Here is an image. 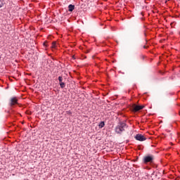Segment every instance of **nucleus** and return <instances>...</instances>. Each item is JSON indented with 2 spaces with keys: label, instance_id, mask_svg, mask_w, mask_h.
<instances>
[{
  "label": "nucleus",
  "instance_id": "obj_8",
  "mask_svg": "<svg viewBox=\"0 0 180 180\" xmlns=\"http://www.w3.org/2000/svg\"><path fill=\"white\" fill-rule=\"evenodd\" d=\"M59 84H60V88H65V83H64V82H60V83H59Z\"/></svg>",
  "mask_w": 180,
  "mask_h": 180
},
{
  "label": "nucleus",
  "instance_id": "obj_7",
  "mask_svg": "<svg viewBox=\"0 0 180 180\" xmlns=\"http://www.w3.org/2000/svg\"><path fill=\"white\" fill-rule=\"evenodd\" d=\"M98 127H99V129H102V128L105 127V122H103V121L101 122L98 124Z\"/></svg>",
  "mask_w": 180,
  "mask_h": 180
},
{
  "label": "nucleus",
  "instance_id": "obj_14",
  "mask_svg": "<svg viewBox=\"0 0 180 180\" xmlns=\"http://www.w3.org/2000/svg\"><path fill=\"white\" fill-rule=\"evenodd\" d=\"M44 46H46V43H44Z\"/></svg>",
  "mask_w": 180,
  "mask_h": 180
},
{
  "label": "nucleus",
  "instance_id": "obj_13",
  "mask_svg": "<svg viewBox=\"0 0 180 180\" xmlns=\"http://www.w3.org/2000/svg\"><path fill=\"white\" fill-rule=\"evenodd\" d=\"M143 49H147V47L146 46V45H144V46H143Z\"/></svg>",
  "mask_w": 180,
  "mask_h": 180
},
{
  "label": "nucleus",
  "instance_id": "obj_9",
  "mask_svg": "<svg viewBox=\"0 0 180 180\" xmlns=\"http://www.w3.org/2000/svg\"><path fill=\"white\" fill-rule=\"evenodd\" d=\"M58 81H59V84H60L61 82H63V77L59 76L58 78Z\"/></svg>",
  "mask_w": 180,
  "mask_h": 180
},
{
  "label": "nucleus",
  "instance_id": "obj_5",
  "mask_svg": "<svg viewBox=\"0 0 180 180\" xmlns=\"http://www.w3.org/2000/svg\"><path fill=\"white\" fill-rule=\"evenodd\" d=\"M142 109H144V106L143 105H137L136 104H134L132 105V110L134 112H139V110H141Z\"/></svg>",
  "mask_w": 180,
  "mask_h": 180
},
{
  "label": "nucleus",
  "instance_id": "obj_1",
  "mask_svg": "<svg viewBox=\"0 0 180 180\" xmlns=\"http://www.w3.org/2000/svg\"><path fill=\"white\" fill-rule=\"evenodd\" d=\"M126 127H127V124H126V123L123 122H119L115 127V133L117 134H122V133L124 131Z\"/></svg>",
  "mask_w": 180,
  "mask_h": 180
},
{
  "label": "nucleus",
  "instance_id": "obj_10",
  "mask_svg": "<svg viewBox=\"0 0 180 180\" xmlns=\"http://www.w3.org/2000/svg\"><path fill=\"white\" fill-rule=\"evenodd\" d=\"M4 6V1L2 0H0V8Z\"/></svg>",
  "mask_w": 180,
  "mask_h": 180
},
{
  "label": "nucleus",
  "instance_id": "obj_4",
  "mask_svg": "<svg viewBox=\"0 0 180 180\" xmlns=\"http://www.w3.org/2000/svg\"><path fill=\"white\" fill-rule=\"evenodd\" d=\"M135 139L138 141H146V140H147V138L144 135H142L141 134H136Z\"/></svg>",
  "mask_w": 180,
  "mask_h": 180
},
{
  "label": "nucleus",
  "instance_id": "obj_2",
  "mask_svg": "<svg viewBox=\"0 0 180 180\" xmlns=\"http://www.w3.org/2000/svg\"><path fill=\"white\" fill-rule=\"evenodd\" d=\"M15 105H18V98L16 97H12L9 101L8 106L13 108Z\"/></svg>",
  "mask_w": 180,
  "mask_h": 180
},
{
  "label": "nucleus",
  "instance_id": "obj_6",
  "mask_svg": "<svg viewBox=\"0 0 180 180\" xmlns=\"http://www.w3.org/2000/svg\"><path fill=\"white\" fill-rule=\"evenodd\" d=\"M74 9H75V5L70 4L68 6V11H69V12H72V11H74Z\"/></svg>",
  "mask_w": 180,
  "mask_h": 180
},
{
  "label": "nucleus",
  "instance_id": "obj_11",
  "mask_svg": "<svg viewBox=\"0 0 180 180\" xmlns=\"http://www.w3.org/2000/svg\"><path fill=\"white\" fill-rule=\"evenodd\" d=\"M52 49H56V42L52 43Z\"/></svg>",
  "mask_w": 180,
  "mask_h": 180
},
{
  "label": "nucleus",
  "instance_id": "obj_3",
  "mask_svg": "<svg viewBox=\"0 0 180 180\" xmlns=\"http://www.w3.org/2000/svg\"><path fill=\"white\" fill-rule=\"evenodd\" d=\"M154 161V155L145 156L143 158V162L147 164V162H153Z\"/></svg>",
  "mask_w": 180,
  "mask_h": 180
},
{
  "label": "nucleus",
  "instance_id": "obj_12",
  "mask_svg": "<svg viewBox=\"0 0 180 180\" xmlns=\"http://www.w3.org/2000/svg\"><path fill=\"white\" fill-rule=\"evenodd\" d=\"M66 113H67L68 115H72V112H71V110L66 111Z\"/></svg>",
  "mask_w": 180,
  "mask_h": 180
},
{
  "label": "nucleus",
  "instance_id": "obj_15",
  "mask_svg": "<svg viewBox=\"0 0 180 180\" xmlns=\"http://www.w3.org/2000/svg\"><path fill=\"white\" fill-rule=\"evenodd\" d=\"M167 1H169V0H167Z\"/></svg>",
  "mask_w": 180,
  "mask_h": 180
}]
</instances>
